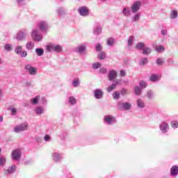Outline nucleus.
Returning <instances> with one entry per match:
<instances>
[{"label": "nucleus", "instance_id": "nucleus-54", "mask_svg": "<svg viewBox=\"0 0 178 178\" xmlns=\"http://www.w3.org/2000/svg\"><path fill=\"white\" fill-rule=\"evenodd\" d=\"M120 74L121 77H124V76H126V72H124V70H121L120 71Z\"/></svg>", "mask_w": 178, "mask_h": 178}, {"label": "nucleus", "instance_id": "nucleus-35", "mask_svg": "<svg viewBox=\"0 0 178 178\" xmlns=\"http://www.w3.org/2000/svg\"><path fill=\"white\" fill-rule=\"evenodd\" d=\"M1 149L0 148V152H1ZM6 163V158H5L4 156H0V165L3 166V165H5V163Z\"/></svg>", "mask_w": 178, "mask_h": 178}, {"label": "nucleus", "instance_id": "nucleus-4", "mask_svg": "<svg viewBox=\"0 0 178 178\" xmlns=\"http://www.w3.org/2000/svg\"><path fill=\"white\" fill-rule=\"evenodd\" d=\"M31 37L33 41H42V35L40 34V31L38 29H33L32 31Z\"/></svg>", "mask_w": 178, "mask_h": 178}, {"label": "nucleus", "instance_id": "nucleus-37", "mask_svg": "<svg viewBox=\"0 0 178 178\" xmlns=\"http://www.w3.org/2000/svg\"><path fill=\"white\" fill-rule=\"evenodd\" d=\"M16 170V165H12L8 168V173L12 174Z\"/></svg>", "mask_w": 178, "mask_h": 178}, {"label": "nucleus", "instance_id": "nucleus-39", "mask_svg": "<svg viewBox=\"0 0 178 178\" xmlns=\"http://www.w3.org/2000/svg\"><path fill=\"white\" fill-rule=\"evenodd\" d=\"M113 97L114 99H119L120 98V92L115 91L113 93Z\"/></svg>", "mask_w": 178, "mask_h": 178}, {"label": "nucleus", "instance_id": "nucleus-29", "mask_svg": "<svg viewBox=\"0 0 178 178\" xmlns=\"http://www.w3.org/2000/svg\"><path fill=\"white\" fill-rule=\"evenodd\" d=\"M38 101H40V96L38 95L31 99V102L33 105H37V104H38Z\"/></svg>", "mask_w": 178, "mask_h": 178}, {"label": "nucleus", "instance_id": "nucleus-21", "mask_svg": "<svg viewBox=\"0 0 178 178\" xmlns=\"http://www.w3.org/2000/svg\"><path fill=\"white\" fill-rule=\"evenodd\" d=\"M101 33H102V28L101 26H96L93 29V34H95V35H99Z\"/></svg>", "mask_w": 178, "mask_h": 178}, {"label": "nucleus", "instance_id": "nucleus-36", "mask_svg": "<svg viewBox=\"0 0 178 178\" xmlns=\"http://www.w3.org/2000/svg\"><path fill=\"white\" fill-rule=\"evenodd\" d=\"M113 90H116V85L112 84L107 88L108 92H112Z\"/></svg>", "mask_w": 178, "mask_h": 178}, {"label": "nucleus", "instance_id": "nucleus-8", "mask_svg": "<svg viewBox=\"0 0 178 178\" xmlns=\"http://www.w3.org/2000/svg\"><path fill=\"white\" fill-rule=\"evenodd\" d=\"M104 122L106 124L112 125L114 123H116V118L113 115H106L104 117Z\"/></svg>", "mask_w": 178, "mask_h": 178}, {"label": "nucleus", "instance_id": "nucleus-19", "mask_svg": "<svg viewBox=\"0 0 178 178\" xmlns=\"http://www.w3.org/2000/svg\"><path fill=\"white\" fill-rule=\"evenodd\" d=\"M136 105L138 108H139L140 109H143V108H145V103H144V101L141 99H137Z\"/></svg>", "mask_w": 178, "mask_h": 178}, {"label": "nucleus", "instance_id": "nucleus-34", "mask_svg": "<svg viewBox=\"0 0 178 178\" xmlns=\"http://www.w3.org/2000/svg\"><path fill=\"white\" fill-rule=\"evenodd\" d=\"M150 81H158V75L155 74H152L149 78Z\"/></svg>", "mask_w": 178, "mask_h": 178}, {"label": "nucleus", "instance_id": "nucleus-9", "mask_svg": "<svg viewBox=\"0 0 178 178\" xmlns=\"http://www.w3.org/2000/svg\"><path fill=\"white\" fill-rule=\"evenodd\" d=\"M118 106L119 109H124V111H129L130 108H131V104L129 102L123 103L122 102H119L118 103Z\"/></svg>", "mask_w": 178, "mask_h": 178}, {"label": "nucleus", "instance_id": "nucleus-6", "mask_svg": "<svg viewBox=\"0 0 178 178\" xmlns=\"http://www.w3.org/2000/svg\"><path fill=\"white\" fill-rule=\"evenodd\" d=\"M140 8H141V1H135L131 6V10L132 13H137L138 10H140Z\"/></svg>", "mask_w": 178, "mask_h": 178}, {"label": "nucleus", "instance_id": "nucleus-2", "mask_svg": "<svg viewBox=\"0 0 178 178\" xmlns=\"http://www.w3.org/2000/svg\"><path fill=\"white\" fill-rule=\"evenodd\" d=\"M27 35H29V31L26 29H22L17 33L16 40L18 41H24V40H26Z\"/></svg>", "mask_w": 178, "mask_h": 178}, {"label": "nucleus", "instance_id": "nucleus-10", "mask_svg": "<svg viewBox=\"0 0 178 178\" xmlns=\"http://www.w3.org/2000/svg\"><path fill=\"white\" fill-rule=\"evenodd\" d=\"M38 27L41 31H43L44 33H47L48 31V29H49V26L48 25V22L45 21H41L38 24Z\"/></svg>", "mask_w": 178, "mask_h": 178}, {"label": "nucleus", "instance_id": "nucleus-20", "mask_svg": "<svg viewBox=\"0 0 178 178\" xmlns=\"http://www.w3.org/2000/svg\"><path fill=\"white\" fill-rule=\"evenodd\" d=\"M122 13L124 15V16H126V17H129L131 15V10L129 8H124Z\"/></svg>", "mask_w": 178, "mask_h": 178}, {"label": "nucleus", "instance_id": "nucleus-12", "mask_svg": "<svg viewBox=\"0 0 178 178\" xmlns=\"http://www.w3.org/2000/svg\"><path fill=\"white\" fill-rule=\"evenodd\" d=\"M159 129L163 134L168 133V129H169V124L166 122H163L159 125Z\"/></svg>", "mask_w": 178, "mask_h": 178}, {"label": "nucleus", "instance_id": "nucleus-14", "mask_svg": "<svg viewBox=\"0 0 178 178\" xmlns=\"http://www.w3.org/2000/svg\"><path fill=\"white\" fill-rule=\"evenodd\" d=\"M79 13L81 16H88V8L87 7L83 6L79 8Z\"/></svg>", "mask_w": 178, "mask_h": 178}, {"label": "nucleus", "instance_id": "nucleus-30", "mask_svg": "<svg viewBox=\"0 0 178 178\" xmlns=\"http://www.w3.org/2000/svg\"><path fill=\"white\" fill-rule=\"evenodd\" d=\"M115 44V39L113 38H109L107 39V45L112 47Z\"/></svg>", "mask_w": 178, "mask_h": 178}, {"label": "nucleus", "instance_id": "nucleus-44", "mask_svg": "<svg viewBox=\"0 0 178 178\" xmlns=\"http://www.w3.org/2000/svg\"><path fill=\"white\" fill-rule=\"evenodd\" d=\"M156 51L157 52H163V51H165V47H163V46L161 45V46H157L156 47Z\"/></svg>", "mask_w": 178, "mask_h": 178}, {"label": "nucleus", "instance_id": "nucleus-49", "mask_svg": "<svg viewBox=\"0 0 178 178\" xmlns=\"http://www.w3.org/2000/svg\"><path fill=\"white\" fill-rule=\"evenodd\" d=\"M120 94L121 95H127V94H129V92L127 89L122 88L120 91Z\"/></svg>", "mask_w": 178, "mask_h": 178}, {"label": "nucleus", "instance_id": "nucleus-59", "mask_svg": "<svg viewBox=\"0 0 178 178\" xmlns=\"http://www.w3.org/2000/svg\"><path fill=\"white\" fill-rule=\"evenodd\" d=\"M42 104H47V99L44 97L41 98Z\"/></svg>", "mask_w": 178, "mask_h": 178}, {"label": "nucleus", "instance_id": "nucleus-24", "mask_svg": "<svg viewBox=\"0 0 178 178\" xmlns=\"http://www.w3.org/2000/svg\"><path fill=\"white\" fill-rule=\"evenodd\" d=\"M145 47V44L144 42H138L136 46V49H138V51H141V49L143 50V48Z\"/></svg>", "mask_w": 178, "mask_h": 178}, {"label": "nucleus", "instance_id": "nucleus-57", "mask_svg": "<svg viewBox=\"0 0 178 178\" xmlns=\"http://www.w3.org/2000/svg\"><path fill=\"white\" fill-rule=\"evenodd\" d=\"M44 141H50L51 140V136L49 135H46L44 138Z\"/></svg>", "mask_w": 178, "mask_h": 178}, {"label": "nucleus", "instance_id": "nucleus-45", "mask_svg": "<svg viewBox=\"0 0 178 178\" xmlns=\"http://www.w3.org/2000/svg\"><path fill=\"white\" fill-rule=\"evenodd\" d=\"M57 13L59 16H62V15H65V10H63L62 8H60L57 10Z\"/></svg>", "mask_w": 178, "mask_h": 178}, {"label": "nucleus", "instance_id": "nucleus-55", "mask_svg": "<svg viewBox=\"0 0 178 178\" xmlns=\"http://www.w3.org/2000/svg\"><path fill=\"white\" fill-rule=\"evenodd\" d=\"M121 82L122 79H117L115 81L114 85H115V87H118V86H119V84H120Z\"/></svg>", "mask_w": 178, "mask_h": 178}, {"label": "nucleus", "instance_id": "nucleus-13", "mask_svg": "<svg viewBox=\"0 0 178 178\" xmlns=\"http://www.w3.org/2000/svg\"><path fill=\"white\" fill-rule=\"evenodd\" d=\"M108 77L110 81H113V80H115V79L118 77V72L115 70H110L108 74Z\"/></svg>", "mask_w": 178, "mask_h": 178}, {"label": "nucleus", "instance_id": "nucleus-63", "mask_svg": "<svg viewBox=\"0 0 178 178\" xmlns=\"http://www.w3.org/2000/svg\"><path fill=\"white\" fill-rule=\"evenodd\" d=\"M3 118L0 117V122H3Z\"/></svg>", "mask_w": 178, "mask_h": 178}, {"label": "nucleus", "instance_id": "nucleus-47", "mask_svg": "<svg viewBox=\"0 0 178 178\" xmlns=\"http://www.w3.org/2000/svg\"><path fill=\"white\" fill-rule=\"evenodd\" d=\"M171 126L173 129H177L178 127V122L177 121H172L171 122Z\"/></svg>", "mask_w": 178, "mask_h": 178}, {"label": "nucleus", "instance_id": "nucleus-11", "mask_svg": "<svg viewBox=\"0 0 178 178\" xmlns=\"http://www.w3.org/2000/svg\"><path fill=\"white\" fill-rule=\"evenodd\" d=\"M94 97L96 99H102L104 98V91L102 89H96L94 90Z\"/></svg>", "mask_w": 178, "mask_h": 178}, {"label": "nucleus", "instance_id": "nucleus-17", "mask_svg": "<svg viewBox=\"0 0 178 178\" xmlns=\"http://www.w3.org/2000/svg\"><path fill=\"white\" fill-rule=\"evenodd\" d=\"M86 44H81L75 49V51L82 55L86 51Z\"/></svg>", "mask_w": 178, "mask_h": 178}, {"label": "nucleus", "instance_id": "nucleus-1", "mask_svg": "<svg viewBox=\"0 0 178 178\" xmlns=\"http://www.w3.org/2000/svg\"><path fill=\"white\" fill-rule=\"evenodd\" d=\"M47 50L48 52H58L60 54L63 51V47L60 44H50L47 46Z\"/></svg>", "mask_w": 178, "mask_h": 178}, {"label": "nucleus", "instance_id": "nucleus-16", "mask_svg": "<svg viewBox=\"0 0 178 178\" xmlns=\"http://www.w3.org/2000/svg\"><path fill=\"white\" fill-rule=\"evenodd\" d=\"M34 112L38 115H44L45 112V108H44V107L42 106H37L35 108Z\"/></svg>", "mask_w": 178, "mask_h": 178}, {"label": "nucleus", "instance_id": "nucleus-31", "mask_svg": "<svg viewBox=\"0 0 178 178\" xmlns=\"http://www.w3.org/2000/svg\"><path fill=\"white\" fill-rule=\"evenodd\" d=\"M72 86L74 87H79V86H80V79L79 78L74 79L72 81Z\"/></svg>", "mask_w": 178, "mask_h": 178}, {"label": "nucleus", "instance_id": "nucleus-23", "mask_svg": "<svg viewBox=\"0 0 178 178\" xmlns=\"http://www.w3.org/2000/svg\"><path fill=\"white\" fill-rule=\"evenodd\" d=\"M151 52H152L151 48L145 46V47L143 49L142 54L143 55H149V54H151Z\"/></svg>", "mask_w": 178, "mask_h": 178}, {"label": "nucleus", "instance_id": "nucleus-58", "mask_svg": "<svg viewBox=\"0 0 178 178\" xmlns=\"http://www.w3.org/2000/svg\"><path fill=\"white\" fill-rule=\"evenodd\" d=\"M161 34L162 35H166V34H168V31L163 29L161 31Z\"/></svg>", "mask_w": 178, "mask_h": 178}, {"label": "nucleus", "instance_id": "nucleus-18", "mask_svg": "<svg viewBox=\"0 0 178 178\" xmlns=\"http://www.w3.org/2000/svg\"><path fill=\"white\" fill-rule=\"evenodd\" d=\"M52 158L54 162H60V161L62 160V156H60V154L56 152L52 154Z\"/></svg>", "mask_w": 178, "mask_h": 178}, {"label": "nucleus", "instance_id": "nucleus-15", "mask_svg": "<svg viewBox=\"0 0 178 178\" xmlns=\"http://www.w3.org/2000/svg\"><path fill=\"white\" fill-rule=\"evenodd\" d=\"M170 175L172 177L178 176V166L172 165L170 168Z\"/></svg>", "mask_w": 178, "mask_h": 178}, {"label": "nucleus", "instance_id": "nucleus-40", "mask_svg": "<svg viewBox=\"0 0 178 178\" xmlns=\"http://www.w3.org/2000/svg\"><path fill=\"white\" fill-rule=\"evenodd\" d=\"M135 94L136 95H140L141 94V88L140 86L135 87Z\"/></svg>", "mask_w": 178, "mask_h": 178}, {"label": "nucleus", "instance_id": "nucleus-3", "mask_svg": "<svg viewBox=\"0 0 178 178\" xmlns=\"http://www.w3.org/2000/svg\"><path fill=\"white\" fill-rule=\"evenodd\" d=\"M29 129V124L27 122H24L19 125L16 126L14 128L15 133H22V131H26Z\"/></svg>", "mask_w": 178, "mask_h": 178}, {"label": "nucleus", "instance_id": "nucleus-25", "mask_svg": "<svg viewBox=\"0 0 178 178\" xmlns=\"http://www.w3.org/2000/svg\"><path fill=\"white\" fill-rule=\"evenodd\" d=\"M177 17V11L176 10H173L170 12V18L173 19Z\"/></svg>", "mask_w": 178, "mask_h": 178}, {"label": "nucleus", "instance_id": "nucleus-38", "mask_svg": "<svg viewBox=\"0 0 178 178\" xmlns=\"http://www.w3.org/2000/svg\"><path fill=\"white\" fill-rule=\"evenodd\" d=\"M69 102L71 105H75V104H76L77 102V100H76V98H74V97H70Z\"/></svg>", "mask_w": 178, "mask_h": 178}, {"label": "nucleus", "instance_id": "nucleus-41", "mask_svg": "<svg viewBox=\"0 0 178 178\" xmlns=\"http://www.w3.org/2000/svg\"><path fill=\"white\" fill-rule=\"evenodd\" d=\"M147 96L149 99H152L154 98V92L151 90L147 91Z\"/></svg>", "mask_w": 178, "mask_h": 178}, {"label": "nucleus", "instance_id": "nucleus-42", "mask_svg": "<svg viewBox=\"0 0 178 178\" xmlns=\"http://www.w3.org/2000/svg\"><path fill=\"white\" fill-rule=\"evenodd\" d=\"M133 41H134V37L130 36L128 39V46L131 47L133 45Z\"/></svg>", "mask_w": 178, "mask_h": 178}, {"label": "nucleus", "instance_id": "nucleus-27", "mask_svg": "<svg viewBox=\"0 0 178 178\" xmlns=\"http://www.w3.org/2000/svg\"><path fill=\"white\" fill-rule=\"evenodd\" d=\"M26 49L29 51L33 49L34 48V42H28L26 45Z\"/></svg>", "mask_w": 178, "mask_h": 178}, {"label": "nucleus", "instance_id": "nucleus-53", "mask_svg": "<svg viewBox=\"0 0 178 178\" xmlns=\"http://www.w3.org/2000/svg\"><path fill=\"white\" fill-rule=\"evenodd\" d=\"M99 73L102 74H105V73H106V68H100Z\"/></svg>", "mask_w": 178, "mask_h": 178}, {"label": "nucleus", "instance_id": "nucleus-46", "mask_svg": "<svg viewBox=\"0 0 178 178\" xmlns=\"http://www.w3.org/2000/svg\"><path fill=\"white\" fill-rule=\"evenodd\" d=\"M4 49L6 50L8 52L12 51V45L7 44L4 46Z\"/></svg>", "mask_w": 178, "mask_h": 178}, {"label": "nucleus", "instance_id": "nucleus-26", "mask_svg": "<svg viewBox=\"0 0 178 178\" xmlns=\"http://www.w3.org/2000/svg\"><path fill=\"white\" fill-rule=\"evenodd\" d=\"M97 58L100 60H103V59H105V58H106V54L104 51H102V52L98 54Z\"/></svg>", "mask_w": 178, "mask_h": 178}, {"label": "nucleus", "instance_id": "nucleus-43", "mask_svg": "<svg viewBox=\"0 0 178 178\" xmlns=\"http://www.w3.org/2000/svg\"><path fill=\"white\" fill-rule=\"evenodd\" d=\"M95 50L97 51V52H101V51H102V46L101 45V44L97 43L96 44Z\"/></svg>", "mask_w": 178, "mask_h": 178}, {"label": "nucleus", "instance_id": "nucleus-51", "mask_svg": "<svg viewBox=\"0 0 178 178\" xmlns=\"http://www.w3.org/2000/svg\"><path fill=\"white\" fill-rule=\"evenodd\" d=\"M139 86L141 88H145L147 87V83L146 82H144V81H141L140 83H139Z\"/></svg>", "mask_w": 178, "mask_h": 178}, {"label": "nucleus", "instance_id": "nucleus-5", "mask_svg": "<svg viewBox=\"0 0 178 178\" xmlns=\"http://www.w3.org/2000/svg\"><path fill=\"white\" fill-rule=\"evenodd\" d=\"M24 69L26 72H29L31 76H35L37 74V68L34 67L31 64H26Z\"/></svg>", "mask_w": 178, "mask_h": 178}, {"label": "nucleus", "instance_id": "nucleus-32", "mask_svg": "<svg viewBox=\"0 0 178 178\" xmlns=\"http://www.w3.org/2000/svg\"><path fill=\"white\" fill-rule=\"evenodd\" d=\"M22 50L23 48L22 47V46H17L15 47V54H17V55H20V54H22Z\"/></svg>", "mask_w": 178, "mask_h": 178}, {"label": "nucleus", "instance_id": "nucleus-50", "mask_svg": "<svg viewBox=\"0 0 178 178\" xmlns=\"http://www.w3.org/2000/svg\"><path fill=\"white\" fill-rule=\"evenodd\" d=\"M156 63L159 66H162V65H163V60H162V58H157Z\"/></svg>", "mask_w": 178, "mask_h": 178}, {"label": "nucleus", "instance_id": "nucleus-56", "mask_svg": "<svg viewBox=\"0 0 178 178\" xmlns=\"http://www.w3.org/2000/svg\"><path fill=\"white\" fill-rule=\"evenodd\" d=\"M10 111H11V115H16V113H17V111L15 108H10Z\"/></svg>", "mask_w": 178, "mask_h": 178}, {"label": "nucleus", "instance_id": "nucleus-60", "mask_svg": "<svg viewBox=\"0 0 178 178\" xmlns=\"http://www.w3.org/2000/svg\"><path fill=\"white\" fill-rule=\"evenodd\" d=\"M24 0H17V3H19V5H22L23 3Z\"/></svg>", "mask_w": 178, "mask_h": 178}, {"label": "nucleus", "instance_id": "nucleus-48", "mask_svg": "<svg viewBox=\"0 0 178 178\" xmlns=\"http://www.w3.org/2000/svg\"><path fill=\"white\" fill-rule=\"evenodd\" d=\"M99 67H101L100 63H96L92 65V69H99Z\"/></svg>", "mask_w": 178, "mask_h": 178}, {"label": "nucleus", "instance_id": "nucleus-52", "mask_svg": "<svg viewBox=\"0 0 178 178\" xmlns=\"http://www.w3.org/2000/svg\"><path fill=\"white\" fill-rule=\"evenodd\" d=\"M19 56H21V58H26V56H27V51H21V54H19Z\"/></svg>", "mask_w": 178, "mask_h": 178}, {"label": "nucleus", "instance_id": "nucleus-64", "mask_svg": "<svg viewBox=\"0 0 178 178\" xmlns=\"http://www.w3.org/2000/svg\"><path fill=\"white\" fill-rule=\"evenodd\" d=\"M2 63V59L0 58V65Z\"/></svg>", "mask_w": 178, "mask_h": 178}, {"label": "nucleus", "instance_id": "nucleus-22", "mask_svg": "<svg viewBox=\"0 0 178 178\" xmlns=\"http://www.w3.org/2000/svg\"><path fill=\"white\" fill-rule=\"evenodd\" d=\"M140 17H141V13H136L132 17V22H140Z\"/></svg>", "mask_w": 178, "mask_h": 178}, {"label": "nucleus", "instance_id": "nucleus-33", "mask_svg": "<svg viewBox=\"0 0 178 178\" xmlns=\"http://www.w3.org/2000/svg\"><path fill=\"white\" fill-rule=\"evenodd\" d=\"M148 63V58H141L140 60V66H144L145 65H147Z\"/></svg>", "mask_w": 178, "mask_h": 178}, {"label": "nucleus", "instance_id": "nucleus-62", "mask_svg": "<svg viewBox=\"0 0 178 178\" xmlns=\"http://www.w3.org/2000/svg\"><path fill=\"white\" fill-rule=\"evenodd\" d=\"M2 97V90L0 89V98Z\"/></svg>", "mask_w": 178, "mask_h": 178}, {"label": "nucleus", "instance_id": "nucleus-61", "mask_svg": "<svg viewBox=\"0 0 178 178\" xmlns=\"http://www.w3.org/2000/svg\"><path fill=\"white\" fill-rule=\"evenodd\" d=\"M168 63H173V60H172V59H168Z\"/></svg>", "mask_w": 178, "mask_h": 178}, {"label": "nucleus", "instance_id": "nucleus-28", "mask_svg": "<svg viewBox=\"0 0 178 178\" xmlns=\"http://www.w3.org/2000/svg\"><path fill=\"white\" fill-rule=\"evenodd\" d=\"M35 52L38 56H42L44 55V49L42 48H37Z\"/></svg>", "mask_w": 178, "mask_h": 178}, {"label": "nucleus", "instance_id": "nucleus-7", "mask_svg": "<svg viewBox=\"0 0 178 178\" xmlns=\"http://www.w3.org/2000/svg\"><path fill=\"white\" fill-rule=\"evenodd\" d=\"M11 158L13 161H20L22 158V152L19 149L13 150L11 154Z\"/></svg>", "mask_w": 178, "mask_h": 178}]
</instances>
